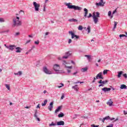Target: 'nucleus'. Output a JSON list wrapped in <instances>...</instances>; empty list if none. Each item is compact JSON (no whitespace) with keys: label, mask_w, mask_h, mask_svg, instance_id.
Instances as JSON below:
<instances>
[{"label":"nucleus","mask_w":127,"mask_h":127,"mask_svg":"<svg viewBox=\"0 0 127 127\" xmlns=\"http://www.w3.org/2000/svg\"><path fill=\"white\" fill-rule=\"evenodd\" d=\"M30 41H31L30 40H28V41H26V43H27H27H29V42H30Z\"/></svg>","instance_id":"obj_63"},{"label":"nucleus","mask_w":127,"mask_h":127,"mask_svg":"<svg viewBox=\"0 0 127 127\" xmlns=\"http://www.w3.org/2000/svg\"><path fill=\"white\" fill-rule=\"evenodd\" d=\"M71 54H72L71 52H67L65 53L66 56L63 57V58L64 59H68V57H69V56H70V55H71Z\"/></svg>","instance_id":"obj_13"},{"label":"nucleus","mask_w":127,"mask_h":127,"mask_svg":"<svg viewBox=\"0 0 127 127\" xmlns=\"http://www.w3.org/2000/svg\"><path fill=\"white\" fill-rule=\"evenodd\" d=\"M68 21H69L70 22H77V21H78V20H77V19L71 18L68 19Z\"/></svg>","instance_id":"obj_21"},{"label":"nucleus","mask_w":127,"mask_h":127,"mask_svg":"<svg viewBox=\"0 0 127 127\" xmlns=\"http://www.w3.org/2000/svg\"><path fill=\"white\" fill-rule=\"evenodd\" d=\"M16 46L14 45H9L8 47H7V49L11 50V51H13L15 49Z\"/></svg>","instance_id":"obj_12"},{"label":"nucleus","mask_w":127,"mask_h":127,"mask_svg":"<svg viewBox=\"0 0 127 127\" xmlns=\"http://www.w3.org/2000/svg\"><path fill=\"white\" fill-rule=\"evenodd\" d=\"M58 117L59 118H63V117H64V114L61 112V113L58 115Z\"/></svg>","instance_id":"obj_30"},{"label":"nucleus","mask_w":127,"mask_h":127,"mask_svg":"<svg viewBox=\"0 0 127 127\" xmlns=\"http://www.w3.org/2000/svg\"><path fill=\"white\" fill-rule=\"evenodd\" d=\"M117 24H118V22L115 21L114 22V26L113 29V31H115V29H116Z\"/></svg>","instance_id":"obj_27"},{"label":"nucleus","mask_w":127,"mask_h":127,"mask_svg":"<svg viewBox=\"0 0 127 127\" xmlns=\"http://www.w3.org/2000/svg\"><path fill=\"white\" fill-rule=\"evenodd\" d=\"M35 118L37 117V110H35V114H34Z\"/></svg>","instance_id":"obj_40"},{"label":"nucleus","mask_w":127,"mask_h":127,"mask_svg":"<svg viewBox=\"0 0 127 127\" xmlns=\"http://www.w3.org/2000/svg\"><path fill=\"white\" fill-rule=\"evenodd\" d=\"M48 34H49V32H46L45 35L47 36V35H48Z\"/></svg>","instance_id":"obj_61"},{"label":"nucleus","mask_w":127,"mask_h":127,"mask_svg":"<svg viewBox=\"0 0 127 127\" xmlns=\"http://www.w3.org/2000/svg\"><path fill=\"white\" fill-rule=\"evenodd\" d=\"M88 70V67H84L81 69L82 72H86Z\"/></svg>","instance_id":"obj_33"},{"label":"nucleus","mask_w":127,"mask_h":127,"mask_svg":"<svg viewBox=\"0 0 127 127\" xmlns=\"http://www.w3.org/2000/svg\"><path fill=\"white\" fill-rule=\"evenodd\" d=\"M86 30H87V33H90V32H91V27L90 26H88Z\"/></svg>","instance_id":"obj_28"},{"label":"nucleus","mask_w":127,"mask_h":127,"mask_svg":"<svg viewBox=\"0 0 127 127\" xmlns=\"http://www.w3.org/2000/svg\"><path fill=\"white\" fill-rule=\"evenodd\" d=\"M57 124L54 123V122H52L51 124L49 125V127H52V126H55Z\"/></svg>","instance_id":"obj_37"},{"label":"nucleus","mask_w":127,"mask_h":127,"mask_svg":"<svg viewBox=\"0 0 127 127\" xmlns=\"http://www.w3.org/2000/svg\"><path fill=\"white\" fill-rule=\"evenodd\" d=\"M79 83H80V84H83V83H84V82L83 81H77V82H74V84H79Z\"/></svg>","instance_id":"obj_42"},{"label":"nucleus","mask_w":127,"mask_h":127,"mask_svg":"<svg viewBox=\"0 0 127 127\" xmlns=\"http://www.w3.org/2000/svg\"><path fill=\"white\" fill-rule=\"evenodd\" d=\"M70 2L64 3V4L65 5H66V6H67V8H69V9H74V10H82V7L74 5H70Z\"/></svg>","instance_id":"obj_2"},{"label":"nucleus","mask_w":127,"mask_h":127,"mask_svg":"<svg viewBox=\"0 0 127 127\" xmlns=\"http://www.w3.org/2000/svg\"><path fill=\"white\" fill-rule=\"evenodd\" d=\"M113 102L112 101V99H109L108 102H107V105H108L109 107H112L113 106Z\"/></svg>","instance_id":"obj_19"},{"label":"nucleus","mask_w":127,"mask_h":127,"mask_svg":"<svg viewBox=\"0 0 127 127\" xmlns=\"http://www.w3.org/2000/svg\"><path fill=\"white\" fill-rule=\"evenodd\" d=\"M14 75H19V76H21V75H22V72L21 71H19L18 73H14Z\"/></svg>","instance_id":"obj_29"},{"label":"nucleus","mask_w":127,"mask_h":127,"mask_svg":"<svg viewBox=\"0 0 127 127\" xmlns=\"http://www.w3.org/2000/svg\"><path fill=\"white\" fill-rule=\"evenodd\" d=\"M113 126L114 125L113 124H111V126H107L106 127H113Z\"/></svg>","instance_id":"obj_60"},{"label":"nucleus","mask_w":127,"mask_h":127,"mask_svg":"<svg viewBox=\"0 0 127 127\" xmlns=\"http://www.w3.org/2000/svg\"><path fill=\"white\" fill-rule=\"evenodd\" d=\"M64 97H65V95H64V94H63L61 98V100H63L64 99Z\"/></svg>","instance_id":"obj_44"},{"label":"nucleus","mask_w":127,"mask_h":127,"mask_svg":"<svg viewBox=\"0 0 127 127\" xmlns=\"http://www.w3.org/2000/svg\"><path fill=\"white\" fill-rule=\"evenodd\" d=\"M62 109V106H59L55 111V114H57V113L60 112V111H61Z\"/></svg>","instance_id":"obj_18"},{"label":"nucleus","mask_w":127,"mask_h":127,"mask_svg":"<svg viewBox=\"0 0 127 127\" xmlns=\"http://www.w3.org/2000/svg\"><path fill=\"white\" fill-rule=\"evenodd\" d=\"M43 71L46 73V74H52V72L48 69H47V67L46 66H45L43 67Z\"/></svg>","instance_id":"obj_9"},{"label":"nucleus","mask_w":127,"mask_h":127,"mask_svg":"<svg viewBox=\"0 0 127 127\" xmlns=\"http://www.w3.org/2000/svg\"><path fill=\"white\" fill-rule=\"evenodd\" d=\"M61 85L58 86V88H62V87L64 86V84L63 83H61Z\"/></svg>","instance_id":"obj_41"},{"label":"nucleus","mask_w":127,"mask_h":127,"mask_svg":"<svg viewBox=\"0 0 127 127\" xmlns=\"http://www.w3.org/2000/svg\"><path fill=\"white\" fill-rule=\"evenodd\" d=\"M84 11H85L84 16L86 18V17H87V15L88 14V10L87 8H84Z\"/></svg>","instance_id":"obj_23"},{"label":"nucleus","mask_w":127,"mask_h":127,"mask_svg":"<svg viewBox=\"0 0 127 127\" xmlns=\"http://www.w3.org/2000/svg\"><path fill=\"white\" fill-rule=\"evenodd\" d=\"M36 120H37L38 122H40V119L38 118V116H37V117H35Z\"/></svg>","instance_id":"obj_47"},{"label":"nucleus","mask_w":127,"mask_h":127,"mask_svg":"<svg viewBox=\"0 0 127 127\" xmlns=\"http://www.w3.org/2000/svg\"><path fill=\"white\" fill-rule=\"evenodd\" d=\"M25 109H30L31 106H26V107H25Z\"/></svg>","instance_id":"obj_56"},{"label":"nucleus","mask_w":127,"mask_h":127,"mask_svg":"<svg viewBox=\"0 0 127 127\" xmlns=\"http://www.w3.org/2000/svg\"><path fill=\"white\" fill-rule=\"evenodd\" d=\"M123 113H124V115H127V111H126V110H124L123 111Z\"/></svg>","instance_id":"obj_52"},{"label":"nucleus","mask_w":127,"mask_h":127,"mask_svg":"<svg viewBox=\"0 0 127 127\" xmlns=\"http://www.w3.org/2000/svg\"><path fill=\"white\" fill-rule=\"evenodd\" d=\"M110 120V116H106L103 119L100 118L99 121H102V123H105V121Z\"/></svg>","instance_id":"obj_14"},{"label":"nucleus","mask_w":127,"mask_h":127,"mask_svg":"<svg viewBox=\"0 0 127 127\" xmlns=\"http://www.w3.org/2000/svg\"><path fill=\"white\" fill-rule=\"evenodd\" d=\"M109 120H110V121H114V120H115V118H110Z\"/></svg>","instance_id":"obj_59"},{"label":"nucleus","mask_w":127,"mask_h":127,"mask_svg":"<svg viewBox=\"0 0 127 127\" xmlns=\"http://www.w3.org/2000/svg\"><path fill=\"white\" fill-rule=\"evenodd\" d=\"M96 79H104V77L103 76V72H101L97 74L96 77Z\"/></svg>","instance_id":"obj_11"},{"label":"nucleus","mask_w":127,"mask_h":127,"mask_svg":"<svg viewBox=\"0 0 127 127\" xmlns=\"http://www.w3.org/2000/svg\"><path fill=\"white\" fill-rule=\"evenodd\" d=\"M92 17L94 23L97 24L99 21V18L98 17H100V13L99 12H93L92 14Z\"/></svg>","instance_id":"obj_3"},{"label":"nucleus","mask_w":127,"mask_h":127,"mask_svg":"<svg viewBox=\"0 0 127 127\" xmlns=\"http://www.w3.org/2000/svg\"><path fill=\"white\" fill-rule=\"evenodd\" d=\"M22 24L21 21H19V17L16 16L13 18V27H15V26H20Z\"/></svg>","instance_id":"obj_1"},{"label":"nucleus","mask_w":127,"mask_h":127,"mask_svg":"<svg viewBox=\"0 0 127 127\" xmlns=\"http://www.w3.org/2000/svg\"><path fill=\"white\" fill-rule=\"evenodd\" d=\"M53 69L56 72V74H63L64 73V70H59L60 69V65L59 64H54Z\"/></svg>","instance_id":"obj_4"},{"label":"nucleus","mask_w":127,"mask_h":127,"mask_svg":"<svg viewBox=\"0 0 127 127\" xmlns=\"http://www.w3.org/2000/svg\"><path fill=\"white\" fill-rule=\"evenodd\" d=\"M5 20H4V19L3 18H0V22H4Z\"/></svg>","instance_id":"obj_39"},{"label":"nucleus","mask_w":127,"mask_h":127,"mask_svg":"<svg viewBox=\"0 0 127 127\" xmlns=\"http://www.w3.org/2000/svg\"><path fill=\"white\" fill-rule=\"evenodd\" d=\"M72 89H74V90H75V91H78V85H76L74 86H72Z\"/></svg>","instance_id":"obj_32"},{"label":"nucleus","mask_w":127,"mask_h":127,"mask_svg":"<svg viewBox=\"0 0 127 127\" xmlns=\"http://www.w3.org/2000/svg\"><path fill=\"white\" fill-rule=\"evenodd\" d=\"M108 16H109V17H110V18H113L114 16L113 15H112V11H109L108 12Z\"/></svg>","instance_id":"obj_25"},{"label":"nucleus","mask_w":127,"mask_h":127,"mask_svg":"<svg viewBox=\"0 0 127 127\" xmlns=\"http://www.w3.org/2000/svg\"><path fill=\"white\" fill-rule=\"evenodd\" d=\"M117 12V9H116L112 13V14H115Z\"/></svg>","instance_id":"obj_53"},{"label":"nucleus","mask_w":127,"mask_h":127,"mask_svg":"<svg viewBox=\"0 0 127 127\" xmlns=\"http://www.w3.org/2000/svg\"><path fill=\"white\" fill-rule=\"evenodd\" d=\"M84 57H86L87 60L90 62L91 61V56L90 55H84Z\"/></svg>","instance_id":"obj_22"},{"label":"nucleus","mask_w":127,"mask_h":127,"mask_svg":"<svg viewBox=\"0 0 127 127\" xmlns=\"http://www.w3.org/2000/svg\"><path fill=\"white\" fill-rule=\"evenodd\" d=\"M123 77H124L126 79L127 78V73L123 74Z\"/></svg>","instance_id":"obj_45"},{"label":"nucleus","mask_w":127,"mask_h":127,"mask_svg":"<svg viewBox=\"0 0 127 127\" xmlns=\"http://www.w3.org/2000/svg\"><path fill=\"white\" fill-rule=\"evenodd\" d=\"M81 118H83V119H88V117H86L85 116H82Z\"/></svg>","instance_id":"obj_64"},{"label":"nucleus","mask_w":127,"mask_h":127,"mask_svg":"<svg viewBox=\"0 0 127 127\" xmlns=\"http://www.w3.org/2000/svg\"><path fill=\"white\" fill-rule=\"evenodd\" d=\"M48 109L50 111V112L52 111V109H53V102H52L50 103V105L48 107Z\"/></svg>","instance_id":"obj_16"},{"label":"nucleus","mask_w":127,"mask_h":127,"mask_svg":"<svg viewBox=\"0 0 127 127\" xmlns=\"http://www.w3.org/2000/svg\"><path fill=\"white\" fill-rule=\"evenodd\" d=\"M40 104H39L37 106V107H36L37 109H38V108L39 109V108H40Z\"/></svg>","instance_id":"obj_58"},{"label":"nucleus","mask_w":127,"mask_h":127,"mask_svg":"<svg viewBox=\"0 0 127 127\" xmlns=\"http://www.w3.org/2000/svg\"><path fill=\"white\" fill-rule=\"evenodd\" d=\"M68 33L69 34H70V35H71V38L72 39L75 38V39H79V36H77L76 35H75V34L74 33H73V32H72L71 31H69L68 32Z\"/></svg>","instance_id":"obj_7"},{"label":"nucleus","mask_w":127,"mask_h":127,"mask_svg":"<svg viewBox=\"0 0 127 127\" xmlns=\"http://www.w3.org/2000/svg\"><path fill=\"white\" fill-rule=\"evenodd\" d=\"M35 44L38 45V44H39V41H35Z\"/></svg>","instance_id":"obj_46"},{"label":"nucleus","mask_w":127,"mask_h":127,"mask_svg":"<svg viewBox=\"0 0 127 127\" xmlns=\"http://www.w3.org/2000/svg\"><path fill=\"white\" fill-rule=\"evenodd\" d=\"M47 102H48V100H45L43 103H42V106L44 107V106H46V104H47Z\"/></svg>","instance_id":"obj_31"},{"label":"nucleus","mask_w":127,"mask_h":127,"mask_svg":"<svg viewBox=\"0 0 127 127\" xmlns=\"http://www.w3.org/2000/svg\"><path fill=\"white\" fill-rule=\"evenodd\" d=\"M67 64H68L67 62L65 61H63V65H64L65 68H66L67 69H72V68H73L72 66H67Z\"/></svg>","instance_id":"obj_10"},{"label":"nucleus","mask_w":127,"mask_h":127,"mask_svg":"<svg viewBox=\"0 0 127 127\" xmlns=\"http://www.w3.org/2000/svg\"><path fill=\"white\" fill-rule=\"evenodd\" d=\"M33 5L35 8V11H39V7H40V4L37 3L36 2H33Z\"/></svg>","instance_id":"obj_6"},{"label":"nucleus","mask_w":127,"mask_h":127,"mask_svg":"<svg viewBox=\"0 0 127 127\" xmlns=\"http://www.w3.org/2000/svg\"><path fill=\"white\" fill-rule=\"evenodd\" d=\"M58 59L59 60H62V59H63V57H62V58H58Z\"/></svg>","instance_id":"obj_62"},{"label":"nucleus","mask_w":127,"mask_h":127,"mask_svg":"<svg viewBox=\"0 0 127 127\" xmlns=\"http://www.w3.org/2000/svg\"><path fill=\"white\" fill-rule=\"evenodd\" d=\"M78 30H83V26L79 25L78 28Z\"/></svg>","instance_id":"obj_36"},{"label":"nucleus","mask_w":127,"mask_h":127,"mask_svg":"<svg viewBox=\"0 0 127 127\" xmlns=\"http://www.w3.org/2000/svg\"><path fill=\"white\" fill-rule=\"evenodd\" d=\"M127 85L125 84H122L120 87V88L122 89V90L124 89H127Z\"/></svg>","instance_id":"obj_24"},{"label":"nucleus","mask_w":127,"mask_h":127,"mask_svg":"<svg viewBox=\"0 0 127 127\" xmlns=\"http://www.w3.org/2000/svg\"><path fill=\"white\" fill-rule=\"evenodd\" d=\"M96 6H104L105 5V2H104V0H101L99 2L96 3Z\"/></svg>","instance_id":"obj_8"},{"label":"nucleus","mask_w":127,"mask_h":127,"mask_svg":"<svg viewBox=\"0 0 127 127\" xmlns=\"http://www.w3.org/2000/svg\"><path fill=\"white\" fill-rule=\"evenodd\" d=\"M92 16H93L92 15V14L91 13H89V15L87 16V17H88V18H90V17H92Z\"/></svg>","instance_id":"obj_48"},{"label":"nucleus","mask_w":127,"mask_h":127,"mask_svg":"<svg viewBox=\"0 0 127 127\" xmlns=\"http://www.w3.org/2000/svg\"><path fill=\"white\" fill-rule=\"evenodd\" d=\"M108 80H102V79H100L98 81V84H100L99 85L98 87H104L107 83H108Z\"/></svg>","instance_id":"obj_5"},{"label":"nucleus","mask_w":127,"mask_h":127,"mask_svg":"<svg viewBox=\"0 0 127 127\" xmlns=\"http://www.w3.org/2000/svg\"><path fill=\"white\" fill-rule=\"evenodd\" d=\"M71 42H72V40H71L70 39H69L68 40V44H70V43H71Z\"/></svg>","instance_id":"obj_55"},{"label":"nucleus","mask_w":127,"mask_h":127,"mask_svg":"<svg viewBox=\"0 0 127 127\" xmlns=\"http://www.w3.org/2000/svg\"><path fill=\"white\" fill-rule=\"evenodd\" d=\"M108 71H109V70L105 69L103 71V75H106V74H108Z\"/></svg>","instance_id":"obj_35"},{"label":"nucleus","mask_w":127,"mask_h":127,"mask_svg":"<svg viewBox=\"0 0 127 127\" xmlns=\"http://www.w3.org/2000/svg\"><path fill=\"white\" fill-rule=\"evenodd\" d=\"M97 79L96 77H94L93 78V80L92 81V83H95V82H96V80H97Z\"/></svg>","instance_id":"obj_43"},{"label":"nucleus","mask_w":127,"mask_h":127,"mask_svg":"<svg viewBox=\"0 0 127 127\" xmlns=\"http://www.w3.org/2000/svg\"><path fill=\"white\" fill-rule=\"evenodd\" d=\"M76 74H78V71H76L75 72H74L72 75H73L74 76H75V75H76Z\"/></svg>","instance_id":"obj_57"},{"label":"nucleus","mask_w":127,"mask_h":127,"mask_svg":"<svg viewBox=\"0 0 127 127\" xmlns=\"http://www.w3.org/2000/svg\"><path fill=\"white\" fill-rule=\"evenodd\" d=\"M91 127H99V126H95V125H91Z\"/></svg>","instance_id":"obj_54"},{"label":"nucleus","mask_w":127,"mask_h":127,"mask_svg":"<svg viewBox=\"0 0 127 127\" xmlns=\"http://www.w3.org/2000/svg\"><path fill=\"white\" fill-rule=\"evenodd\" d=\"M124 73V71H121L118 72V78H121V75Z\"/></svg>","instance_id":"obj_26"},{"label":"nucleus","mask_w":127,"mask_h":127,"mask_svg":"<svg viewBox=\"0 0 127 127\" xmlns=\"http://www.w3.org/2000/svg\"><path fill=\"white\" fill-rule=\"evenodd\" d=\"M57 126H64V125H65V122H64V121H60L57 122Z\"/></svg>","instance_id":"obj_20"},{"label":"nucleus","mask_w":127,"mask_h":127,"mask_svg":"<svg viewBox=\"0 0 127 127\" xmlns=\"http://www.w3.org/2000/svg\"><path fill=\"white\" fill-rule=\"evenodd\" d=\"M119 37H127V36L126 35H125V34H120L119 35Z\"/></svg>","instance_id":"obj_38"},{"label":"nucleus","mask_w":127,"mask_h":127,"mask_svg":"<svg viewBox=\"0 0 127 127\" xmlns=\"http://www.w3.org/2000/svg\"><path fill=\"white\" fill-rule=\"evenodd\" d=\"M20 33L19 32H17L15 34V36H17V35H19Z\"/></svg>","instance_id":"obj_51"},{"label":"nucleus","mask_w":127,"mask_h":127,"mask_svg":"<svg viewBox=\"0 0 127 127\" xmlns=\"http://www.w3.org/2000/svg\"><path fill=\"white\" fill-rule=\"evenodd\" d=\"M67 72L68 74H70V73H71V70H69L68 69H67Z\"/></svg>","instance_id":"obj_50"},{"label":"nucleus","mask_w":127,"mask_h":127,"mask_svg":"<svg viewBox=\"0 0 127 127\" xmlns=\"http://www.w3.org/2000/svg\"><path fill=\"white\" fill-rule=\"evenodd\" d=\"M5 86L8 91H10V87L8 84H5Z\"/></svg>","instance_id":"obj_34"},{"label":"nucleus","mask_w":127,"mask_h":127,"mask_svg":"<svg viewBox=\"0 0 127 127\" xmlns=\"http://www.w3.org/2000/svg\"><path fill=\"white\" fill-rule=\"evenodd\" d=\"M102 91H103V92L106 93V92H109L111 91V88L104 87L102 89Z\"/></svg>","instance_id":"obj_17"},{"label":"nucleus","mask_w":127,"mask_h":127,"mask_svg":"<svg viewBox=\"0 0 127 127\" xmlns=\"http://www.w3.org/2000/svg\"><path fill=\"white\" fill-rule=\"evenodd\" d=\"M31 50H32V49H31L30 50L28 51L26 53V54L27 55L28 54L30 51H31Z\"/></svg>","instance_id":"obj_49"},{"label":"nucleus","mask_w":127,"mask_h":127,"mask_svg":"<svg viewBox=\"0 0 127 127\" xmlns=\"http://www.w3.org/2000/svg\"><path fill=\"white\" fill-rule=\"evenodd\" d=\"M15 48L16 49L15 52L16 53H20L22 50V49L19 47H16Z\"/></svg>","instance_id":"obj_15"}]
</instances>
